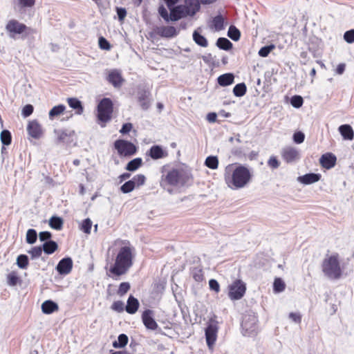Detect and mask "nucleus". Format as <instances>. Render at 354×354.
I'll return each instance as SVG.
<instances>
[{"label": "nucleus", "mask_w": 354, "mask_h": 354, "mask_svg": "<svg viewBox=\"0 0 354 354\" xmlns=\"http://www.w3.org/2000/svg\"><path fill=\"white\" fill-rule=\"evenodd\" d=\"M252 173L246 167L230 164L224 171V179L227 187L232 189H239L246 187L252 180Z\"/></svg>", "instance_id": "1"}, {"label": "nucleus", "mask_w": 354, "mask_h": 354, "mask_svg": "<svg viewBox=\"0 0 354 354\" xmlns=\"http://www.w3.org/2000/svg\"><path fill=\"white\" fill-rule=\"evenodd\" d=\"M189 179L190 174L183 168H171L162 172L160 185L165 190L172 194L174 188L185 186Z\"/></svg>", "instance_id": "2"}, {"label": "nucleus", "mask_w": 354, "mask_h": 354, "mask_svg": "<svg viewBox=\"0 0 354 354\" xmlns=\"http://www.w3.org/2000/svg\"><path fill=\"white\" fill-rule=\"evenodd\" d=\"M135 256V248L133 246L128 245L121 247L114 264L109 269L110 272L118 277L126 274L132 267Z\"/></svg>", "instance_id": "3"}, {"label": "nucleus", "mask_w": 354, "mask_h": 354, "mask_svg": "<svg viewBox=\"0 0 354 354\" xmlns=\"http://www.w3.org/2000/svg\"><path fill=\"white\" fill-rule=\"evenodd\" d=\"M322 272L330 279H338L342 276V269L337 254L326 256L322 264Z\"/></svg>", "instance_id": "4"}, {"label": "nucleus", "mask_w": 354, "mask_h": 354, "mask_svg": "<svg viewBox=\"0 0 354 354\" xmlns=\"http://www.w3.org/2000/svg\"><path fill=\"white\" fill-rule=\"evenodd\" d=\"M113 111V102L109 98H103L97 105V118L103 122H107L111 119Z\"/></svg>", "instance_id": "5"}, {"label": "nucleus", "mask_w": 354, "mask_h": 354, "mask_svg": "<svg viewBox=\"0 0 354 354\" xmlns=\"http://www.w3.org/2000/svg\"><path fill=\"white\" fill-rule=\"evenodd\" d=\"M245 291V283L240 279H236L229 286L228 296L231 300H239L243 297Z\"/></svg>", "instance_id": "6"}, {"label": "nucleus", "mask_w": 354, "mask_h": 354, "mask_svg": "<svg viewBox=\"0 0 354 354\" xmlns=\"http://www.w3.org/2000/svg\"><path fill=\"white\" fill-rule=\"evenodd\" d=\"M114 147L120 156H131L136 152V147L127 140H117L114 142Z\"/></svg>", "instance_id": "7"}, {"label": "nucleus", "mask_w": 354, "mask_h": 354, "mask_svg": "<svg viewBox=\"0 0 354 354\" xmlns=\"http://www.w3.org/2000/svg\"><path fill=\"white\" fill-rule=\"evenodd\" d=\"M28 27L16 19H11L8 21L6 30L10 38L15 39L17 35L22 34Z\"/></svg>", "instance_id": "8"}, {"label": "nucleus", "mask_w": 354, "mask_h": 354, "mask_svg": "<svg viewBox=\"0 0 354 354\" xmlns=\"http://www.w3.org/2000/svg\"><path fill=\"white\" fill-rule=\"evenodd\" d=\"M218 329V322L211 319L205 329L206 342L209 348L212 347L216 342Z\"/></svg>", "instance_id": "9"}, {"label": "nucleus", "mask_w": 354, "mask_h": 354, "mask_svg": "<svg viewBox=\"0 0 354 354\" xmlns=\"http://www.w3.org/2000/svg\"><path fill=\"white\" fill-rule=\"evenodd\" d=\"M243 333L245 336H253L257 334V318L254 316L244 318L241 324Z\"/></svg>", "instance_id": "10"}, {"label": "nucleus", "mask_w": 354, "mask_h": 354, "mask_svg": "<svg viewBox=\"0 0 354 354\" xmlns=\"http://www.w3.org/2000/svg\"><path fill=\"white\" fill-rule=\"evenodd\" d=\"M169 10L171 12V21H176L187 17H191V12L187 10V6L182 4L175 6Z\"/></svg>", "instance_id": "11"}, {"label": "nucleus", "mask_w": 354, "mask_h": 354, "mask_svg": "<svg viewBox=\"0 0 354 354\" xmlns=\"http://www.w3.org/2000/svg\"><path fill=\"white\" fill-rule=\"evenodd\" d=\"M283 159L287 163H291L298 160L300 158L299 151L295 147L288 146L281 149V152Z\"/></svg>", "instance_id": "12"}, {"label": "nucleus", "mask_w": 354, "mask_h": 354, "mask_svg": "<svg viewBox=\"0 0 354 354\" xmlns=\"http://www.w3.org/2000/svg\"><path fill=\"white\" fill-rule=\"evenodd\" d=\"M155 32L162 37L171 38L178 34V31L174 26H159L154 29Z\"/></svg>", "instance_id": "13"}, {"label": "nucleus", "mask_w": 354, "mask_h": 354, "mask_svg": "<svg viewBox=\"0 0 354 354\" xmlns=\"http://www.w3.org/2000/svg\"><path fill=\"white\" fill-rule=\"evenodd\" d=\"M73 268V261L70 257H66L59 261L56 269L60 274H68Z\"/></svg>", "instance_id": "14"}, {"label": "nucleus", "mask_w": 354, "mask_h": 354, "mask_svg": "<svg viewBox=\"0 0 354 354\" xmlns=\"http://www.w3.org/2000/svg\"><path fill=\"white\" fill-rule=\"evenodd\" d=\"M152 315V310L149 309L146 310L142 313V319L143 324L146 326V328L153 330H156L158 326L156 322L153 318Z\"/></svg>", "instance_id": "15"}, {"label": "nucleus", "mask_w": 354, "mask_h": 354, "mask_svg": "<svg viewBox=\"0 0 354 354\" xmlns=\"http://www.w3.org/2000/svg\"><path fill=\"white\" fill-rule=\"evenodd\" d=\"M27 131L28 134L36 139H38L42 135V129L40 124L36 121L33 120L29 122L27 126Z\"/></svg>", "instance_id": "16"}, {"label": "nucleus", "mask_w": 354, "mask_h": 354, "mask_svg": "<svg viewBox=\"0 0 354 354\" xmlns=\"http://www.w3.org/2000/svg\"><path fill=\"white\" fill-rule=\"evenodd\" d=\"M107 80L114 87H120L124 80L121 73L118 70H112L109 72Z\"/></svg>", "instance_id": "17"}, {"label": "nucleus", "mask_w": 354, "mask_h": 354, "mask_svg": "<svg viewBox=\"0 0 354 354\" xmlns=\"http://www.w3.org/2000/svg\"><path fill=\"white\" fill-rule=\"evenodd\" d=\"M336 157L330 153H325L320 158V163L322 166L326 169H331L335 165Z\"/></svg>", "instance_id": "18"}, {"label": "nucleus", "mask_w": 354, "mask_h": 354, "mask_svg": "<svg viewBox=\"0 0 354 354\" xmlns=\"http://www.w3.org/2000/svg\"><path fill=\"white\" fill-rule=\"evenodd\" d=\"M147 154L153 160H158L167 156V152L164 151L160 145L152 146L147 152Z\"/></svg>", "instance_id": "19"}, {"label": "nucleus", "mask_w": 354, "mask_h": 354, "mask_svg": "<svg viewBox=\"0 0 354 354\" xmlns=\"http://www.w3.org/2000/svg\"><path fill=\"white\" fill-rule=\"evenodd\" d=\"M321 175L319 174L310 173L299 176L297 180L304 185H310L319 181Z\"/></svg>", "instance_id": "20"}, {"label": "nucleus", "mask_w": 354, "mask_h": 354, "mask_svg": "<svg viewBox=\"0 0 354 354\" xmlns=\"http://www.w3.org/2000/svg\"><path fill=\"white\" fill-rule=\"evenodd\" d=\"M54 133L57 136V142H65L73 135L74 131L67 129H55Z\"/></svg>", "instance_id": "21"}, {"label": "nucleus", "mask_w": 354, "mask_h": 354, "mask_svg": "<svg viewBox=\"0 0 354 354\" xmlns=\"http://www.w3.org/2000/svg\"><path fill=\"white\" fill-rule=\"evenodd\" d=\"M339 131L344 140H352L354 138V131L349 124H342L339 127Z\"/></svg>", "instance_id": "22"}, {"label": "nucleus", "mask_w": 354, "mask_h": 354, "mask_svg": "<svg viewBox=\"0 0 354 354\" xmlns=\"http://www.w3.org/2000/svg\"><path fill=\"white\" fill-rule=\"evenodd\" d=\"M184 6H187V10L191 12V17L194 16L200 10V0H185Z\"/></svg>", "instance_id": "23"}, {"label": "nucleus", "mask_w": 354, "mask_h": 354, "mask_svg": "<svg viewBox=\"0 0 354 354\" xmlns=\"http://www.w3.org/2000/svg\"><path fill=\"white\" fill-rule=\"evenodd\" d=\"M139 305L138 300L133 296L131 295L127 299L125 310L129 314H134L137 312Z\"/></svg>", "instance_id": "24"}, {"label": "nucleus", "mask_w": 354, "mask_h": 354, "mask_svg": "<svg viewBox=\"0 0 354 354\" xmlns=\"http://www.w3.org/2000/svg\"><path fill=\"white\" fill-rule=\"evenodd\" d=\"M234 75L232 73H228L223 74L217 78L218 84L221 86H227L234 83Z\"/></svg>", "instance_id": "25"}, {"label": "nucleus", "mask_w": 354, "mask_h": 354, "mask_svg": "<svg viewBox=\"0 0 354 354\" xmlns=\"http://www.w3.org/2000/svg\"><path fill=\"white\" fill-rule=\"evenodd\" d=\"M35 4V0H17L15 2V8H18L20 12L25 11L26 9L32 8Z\"/></svg>", "instance_id": "26"}, {"label": "nucleus", "mask_w": 354, "mask_h": 354, "mask_svg": "<svg viewBox=\"0 0 354 354\" xmlns=\"http://www.w3.org/2000/svg\"><path fill=\"white\" fill-rule=\"evenodd\" d=\"M57 309H58L57 304L51 300L45 301L41 304L42 312L45 314H50V313H53L54 311L57 310Z\"/></svg>", "instance_id": "27"}, {"label": "nucleus", "mask_w": 354, "mask_h": 354, "mask_svg": "<svg viewBox=\"0 0 354 354\" xmlns=\"http://www.w3.org/2000/svg\"><path fill=\"white\" fill-rule=\"evenodd\" d=\"M67 101L70 107L76 110L77 114L81 115L83 113L84 109L80 100L75 97H71L68 98Z\"/></svg>", "instance_id": "28"}, {"label": "nucleus", "mask_w": 354, "mask_h": 354, "mask_svg": "<svg viewBox=\"0 0 354 354\" xmlns=\"http://www.w3.org/2000/svg\"><path fill=\"white\" fill-rule=\"evenodd\" d=\"M192 36L193 40L197 45L203 48H206L208 46V41L207 39L203 35L200 34L197 30L194 31Z\"/></svg>", "instance_id": "29"}, {"label": "nucleus", "mask_w": 354, "mask_h": 354, "mask_svg": "<svg viewBox=\"0 0 354 354\" xmlns=\"http://www.w3.org/2000/svg\"><path fill=\"white\" fill-rule=\"evenodd\" d=\"M57 244L54 241H46L42 246V249L46 254H50L57 249Z\"/></svg>", "instance_id": "30"}, {"label": "nucleus", "mask_w": 354, "mask_h": 354, "mask_svg": "<svg viewBox=\"0 0 354 354\" xmlns=\"http://www.w3.org/2000/svg\"><path fill=\"white\" fill-rule=\"evenodd\" d=\"M216 44L220 49H223L225 50H228L231 49L232 47V42L225 37L218 38L216 41Z\"/></svg>", "instance_id": "31"}, {"label": "nucleus", "mask_w": 354, "mask_h": 354, "mask_svg": "<svg viewBox=\"0 0 354 354\" xmlns=\"http://www.w3.org/2000/svg\"><path fill=\"white\" fill-rule=\"evenodd\" d=\"M142 158H136L129 161L126 166V169L130 171H133L138 169L142 165Z\"/></svg>", "instance_id": "32"}, {"label": "nucleus", "mask_w": 354, "mask_h": 354, "mask_svg": "<svg viewBox=\"0 0 354 354\" xmlns=\"http://www.w3.org/2000/svg\"><path fill=\"white\" fill-rule=\"evenodd\" d=\"M149 93L146 91L139 93L138 100L140 106L145 110L149 107V102L148 101Z\"/></svg>", "instance_id": "33"}, {"label": "nucleus", "mask_w": 354, "mask_h": 354, "mask_svg": "<svg viewBox=\"0 0 354 354\" xmlns=\"http://www.w3.org/2000/svg\"><path fill=\"white\" fill-rule=\"evenodd\" d=\"M247 91L245 83L237 84L233 88V93L236 97L243 96Z\"/></svg>", "instance_id": "34"}, {"label": "nucleus", "mask_w": 354, "mask_h": 354, "mask_svg": "<svg viewBox=\"0 0 354 354\" xmlns=\"http://www.w3.org/2000/svg\"><path fill=\"white\" fill-rule=\"evenodd\" d=\"M205 165L209 169H216L218 166V159L216 156H208L205 160Z\"/></svg>", "instance_id": "35"}, {"label": "nucleus", "mask_w": 354, "mask_h": 354, "mask_svg": "<svg viewBox=\"0 0 354 354\" xmlns=\"http://www.w3.org/2000/svg\"><path fill=\"white\" fill-rule=\"evenodd\" d=\"M50 226L57 230L62 229L63 225V221L60 217L52 216L49 221Z\"/></svg>", "instance_id": "36"}, {"label": "nucleus", "mask_w": 354, "mask_h": 354, "mask_svg": "<svg viewBox=\"0 0 354 354\" xmlns=\"http://www.w3.org/2000/svg\"><path fill=\"white\" fill-rule=\"evenodd\" d=\"M65 106L63 104H59L57 106H55L53 107L49 111V118L50 119H53L55 117L59 115L61 113L64 112L65 110Z\"/></svg>", "instance_id": "37"}, {"label": "nucleus", "mask_w": 354, "mask_h": 354, "mask_svg": "<svg viewBox=\"0 0 354 354\" xmlns=\"http://www.w3.org/2000/svg\"><path fill=\"white\" fill-rule=\"evenodd\" d=\"M128 343V337L125 334H120L118 337V341L113 343L114 348H122Z\"/></svg>", "instance_id": "38"}, {"label": "nucleus", "mask_w": 354, "mask_h": 354, "mask_svg": "<svg viewBox=\"0 0 354 354\" xmlns=\"http://www.w3.org/2000/svg\"><path fill=\"white\" fill-rule=\"evenodd\" d=\"M214 28L219 31L224 28V19L221 15H217L212 20Z\"/></svg>", "instance_id": "39"}, {"label": "nucleus", "mask_w": 354, "mask_h": 354, "mask_svg": "<svg viewBox=\"0 0 354 354\" xmlns=\"http://www.w3.org/2000/svg\"><path fill=\"white\" fill-rule=\"evenodd\" d=\"M227 36L234 41H238L241 37L240 31L234 26H230L228 31Z\"/></svg>", "instance_id": "40"}, {"label": "nucleus", "mask_w": 354, "mask_h": 354, "mask_svg": "<svg viewBox=\"0 0 354 354\" xmlns=\"http://www.w3.org/2000/svg\"><path fill=\"white\" fill-rule=\"evenodd\" d=\"M19 281L17 272L12 271L7 275V283L10 286H16Z\"/></svg>", "instance_id": "41"}, {"label": "nucleus", "mask_w": 354, "mask_h": 354, "mask_svg": "<svg viewBox=\"0 0 354 354\" xmlns=\"http://www.w3.org/2000/svg\"><path fill=\"white\" fill-rule=\"evenodd\" d=\"M17 265L19 268L26 269L28 265V258L25 254H20L17 259Z\"/></svg>", "instance_id": "42"}, {"label": "nucleus", "mask_w": 354, "mask_h": 354, "mask_svg": "<svg viewBox=\"0 0 354 354\" xmlns=\"http://www.w3.org/2000/svg\"><path fill=\"white\" fill-rule=\"evenodd\" d=\"M286 285L283 280L280 278H277L274 281L273 289L275 292H283L285 289Z\"/></svg>", "instance_id": "43"}, {"label": "nucleus", "mask_w": 354, "mask_h": 354, "mask_svg": "<svg viewBox=\"0 0 354 354\" xmlns=\"http://www.w3.org/2000/svg\"><path fill=\"white\" fill-rule=\"evenodd\" d=\"M1 142L4 145H9L11 143L12 138L11 134L8 130H3L0 135Z\"/></svg>", "instance_id": "44"}, {"label": "nucleus", "mask_w": 354, "mask_h": 354, "mask_svg": "<svg viewBox=\"0 0 354 354\" xmlns=\"http://www.w3.org/2000/svg\"><path fill=\"white\" fill-rule=\"evenodd\" d=\"M37 232L33 229H29L26 233V242L29 244H33L37 241Z\"/></svg>", "instance_id": "45"}, {"label": "nucleus", "mask_w": 354, "mask_h": 354, "mask_svg": "<svg viewBox=\"0 0 354 354\" xmlns=\"http://www.w3.org/2000/svg\"><path fill=\"white\" fill-rule=\"evenodd\" d=\"M135 185L133 184V182L131 180H130L121 186L120 190L122 191V192L127 194L133 191Z\"/></svg>", "instance_id": "46"}, {"label": "nucleus", "mask_w": 354, "mask_h": 354, "mask_svg": "<svg viewBox=\"0 0 354 354\" xmlns=\"http://www.w3.org/2000/svg\"><path fill=\"white\" fill-rule=\"evenodd\" d=\"M131 286L129 282L121 283L118 290V295L122 297L129 290Z\"/></svg>", "instance_id": "47"}, {"label": "nucleus", "mask_w": 354, "mask_h": 354, "mask_svg": "<svg viewBox=\"0 0 354 354\" xmlns=\"http://www.w3.org/2000/svg\"><path fill=\"white\" fill-rule=\"evenodd\" d=\"M158 13L166 22L171 21V12H169V14L167 9L163 6H160L158 8Z\"/></svg>", "instance_id": "48"}, {"label": "nucleus", "mask_w": 354, "mask_h": 354, "mask_svg": "<svg viewBox=\"0 0 354 354\" xmlns=\"http://www.w3.org/2000/svg\"><path fill=\"white\" fill-rule=\"evenodd\" d=\"M304 100L302 97L300 95H294L292 97L290 103L291 105L295 108H300L303 104Z\"/></svg>", "instance_id": "49"}, {"label": "nucleus", "mask_w": 354, "mask_h": 354, "mask_svg": "<svg viewBox=\"0 0 354 354\" xmlns=\"http://www.w3.org/2000/svg\"><path fill=\"white\" fill-rule=\"evenodd\" d=\"M146 178L143 174H137L133 176L131 180L133 182V184L136 186H141L145 184Z\"/></svg>", "instance_id": "50"}, {"label": "nucleus", "mask_w": 354, "mask_h": 354, "mask_svg": "<svg viewBox=\"0 0 354 354\" xmlns=\"http://www.w3.org/2000/svg\"><path fill=\"white\" fill-rule=\"evenodd\" d=\"M92 227V221L89 218L83 221L81 230L86 234H90Z\"/></svg>", "instance_id": "51"}, {"label": "nucleus", "mask_w": 354, "mask_h": 354, "mask_svg": "<svg viewBox=\"0 0 354 354\" xmlns=\"http://www.w3.org/2000/svg\"><path fill=\"white\" fill-rule=\"evenodd\" d=\"M42 251V247H34L30 251H28V253L31 255L32 259H36L41 255Z\"/></svg>", "instance_id": "52"}, {"label": "nucleus", "mask_w": 354, "mask_h": 354, "mask_svg": "<svg viewBox=\"0 0 354 354\" xmlns=\"http://www.w3.org/2000/svg\"><path fill=\"white\" fill-rule=\"evenodd\" d=\"M274 48V45L266 46L262 47L259 51V56L263 57H267Z\"/></svg>", "instance_id": "53"}, {"label": "nucleus", "mask_w": 354, "mask_h": 354, "mask_svg": "<svg viewBox=\"0 0 354 354\" xmlns=\"http://www.w3.org/2000/svg\"><path fill=\"white\" fill-rule=\"evenodd\" d=\"M344 39L348 44L354 43V29L346 31L344 34Z\"/></svg>", "instance_id": "54"}, {"label": "nucleus", "mask_w": 354, "mask_h": 354, "mask_svg": "<svg viewBox=\"0 0 354 354\" xmlns=\"http://www.w3.org/2000/svg\"><path fill=\"white\" fill-rule=\"evenodd\" d=\"M111 308L113 310L120 313L124 310V304L121 301H117L113 303Z\"/></svg>", "instance_id": "55"}, {"label": "nucleus", "mask_w": 354, "mask_h": 354, "mask_svg": "<svg viewBox=\"0 0 354 354\" xmlns=\"http://www.w3.org/2000/svg\"><path fill=\"white\" fill-rule=\"evenodd\" d=\"M99 46L103 50H110L111 45L109 42L103 37H100L98 40Z\"/></svg>", "instance_id": "56"}, {"label": "nucleus", "mask_w": 354, "mask_h": 354, "mask_svg": "<svg viewBox=\"0 0 354 354\" xmlns=\"http://www.w3.org/2000/svg\"><path fill=\"white\" fill-rule=\"evenodd\" d=\"M33 106L31 104H26L21 111V114L24 118L30 116L33 112Z\"/></svg>", "instance_id": "57"}, {"label": "nucleus", "mask_w": 354, "mask_h": 354, "mask_svg": "<svg viewBox=\"0 0 354 354\" xmlns=\"http://www.w3.org/2000/svg\"><path fill=\"white\" fill-rule=\"evenodd\" d=\"M305 135L301 131H298L294 133L293 140L297 144H301L304 141Z\"/></svg>", "instance_id": "58"}, {"label": "nucleus", "mask_w": 354, "mask_h": 354, "mask_svg": "<svg viewBox=\"0 0 354 354\" xmlns=\"http://www.w3.org/2000/svg\"><path fill=\"white\" fill-rule=\"evenodd\" d=\"M209 288L212 290L218 292L220 291V286L216 279H212L209 281Z\"/></svg>", "instance_id": "59"}, {"label": "nucleus", "mask_w": 354, "mask_h": 354, "mask_svg": "<svg viewBox=\"0 0 354 354\" xmlns=\"http://www.w3.org/2000/svg\"><path fill=\"white\" fill-rule=\"evenodd\" d=\"M268 165L272 169H277L279 167V162L275 156H271L269 158Z\"/></svg>", "instance_id": "60"}, {"label": "nucleus", "mask_w": 354, "mask_h": 354, "mask_svg": "<svg viewBox=\"0 0 354 354\" xmlns=\"http://www.w3.org/2000/svg\"><path fill=\"white\" fill-rule=\"evenodd\" d=\"M201 58L205 64L209 65L214 64V59L211 53L202 55Z\"/></svg>", "instance_id": "61"}, {"label": "nucleus", "mask_w": 354, "mask_h": 354, "mask_svg": "<svg viewBox=\"0 0 354 354\" xmlns=\"http://www.w3.org/2000/svg\"><path fill=\"white\" fill-rule=\"evenodd\" d=\"M193 277L196 281L200 282L203 280V274L201 270H194Z\"/></svg>", "instance_id": "62"}, {"label": "nucleus", "mask_w": 354, "mask_h": 354, "mask_svg": "<svg viewBox=\"0 0 354 354\" xmlns=\"http://www.w3.org/2000/svg\"><path fill=\"white\" fill-rule=\"evenodd\" d=\"M117 14H118V19L120 21H122L124 18L126 17L127 16V10L125 8H117Z\"/></svg>", "instance_id": "63"}, {"label": "nucleus", "mask_w": 354, "mask_h": 354, "mask_svg": "<svg viewBox=\"0 0 354 354\" xmlns=\"http://www.w3.org/2000/svg\"><path fill=\"white\" fill-rule=\"evenodd\" d=\"M39 237L41 241H48V240L51 238V234L47 231L41 232L39 234Z\"/></svg>", "instance_id": "64"}]
</instances>
